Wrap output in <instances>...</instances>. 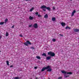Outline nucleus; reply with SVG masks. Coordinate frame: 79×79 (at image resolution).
Instances as JSON below:
<instances>
[{
    "instance_id": "f257e3e1",
    "label": "nucleus",
    "mask_w": 79,
    "mask_h": 79,
    "mask_svg": "<svg viewBox=\"0 0 79 79\" xmlns=\"http://www.w3.org/2000/svg\"><path fill=\"white\" fill-rule=\"evenodd\" d=\"M45 69H48V71H49L51 72L52 71V68H51V66H48L46 67H44L41 70V71H45Z\"/></svg>"
},
{
    "instance_id": "f03ea898",
    "label": "nucleus",
    "mask_w": 79,
    "mask_h": 79,
    "mask_svg": "<svg viewBox=\"0 0 79 79\" xmlns=\"http://www.w3.org/2000/svg\"><path fill=\"white\" fill-rule=\"evenodd\" d=\"M48 54L49 55H50V56H55V53H54L53 52H48Z\"/></svg>"
},
{
    "instance_id": "7ed1b4c3",
    "label": "nucleus",
    "mask_w": 79,
    "mask_h": 79,
    "mask_svg": "<svg viewBox=\"0 0 79 79\" xmlns=\"http://www.w3.org/2000/svg\"><path fill=\"white\" fill-rule=\"evenodd\" d=\"M61 72L63 74H72V72H67L64 70H62Z\"/></svg>"
},
{
    "instance_id": "20e7f679",
    "label": "nucleus",
    "mask_w": 79,
    "mask_h": 79,
    "mask_svg": "<svg viewBox=\"0 0 79 79\" xmlns=\"http://www.w3.org/2000/svg\"><path fill=\"white\" fill-rule=\"evenodd\" d=\"M24 44L26 45V46H28V44L29 45H31V43L29 41H27L26 42L24 43Z\"/></svg>"
},
{
    "instance_id": "39448f33",
    "label": "nucleus",
    "mask_w": 79,
    "mask_h": 79,
    "mask_svg": "<svg viewBox=\"0 0 79 79\" xmlns=\"http://www.w3.org/2000/svg\"><path fill=\"white\" fill-rule=\"evenodd\" d=\"M33 27H35V28H37V27H38V25H37V24L35 23V24H34L33 25Z\"/></svg>"
},
{
    "instance_id": "423d86ee",
    "label": "nucleus",
    "mask_w": 79,
    "mask_h": 79,
    "mask_svg": "<svg viewBox=\"0 0 79 79\" xmlns=\"http://www.w3.org/2000/svg\"><path fill=\"white\" fill-rule=\"evenodd\" d=\"M76 13V11L75 10H73V11L72 12L71 16H73V15H74V13Z\"/></svg>"
},
{
    "instance_id": "0eeeda50",
    "label": "nucleus",
    "mask_w": 79,
    "mask_h": 79,
    "mask_svg": "<svg viewBox=\"0 0 79 79\" xmlns=\"http://www.w3.org/2000/svg\"><path fill=\"white\" fill-rule=\"evenodd\" d=\"M73 31L74 32H79V30L77 29H74Z\"/></svg>"
},
{
    "instance_id": "6e6552de",
    "label": "nucleus",
    "mask_w": 79,
    "mask_h": 79,
    "mask_svg": "<svg viewBox=\"0 0 79 79\" xmlns=\"http://www.w3.org/2000/svg\"><path fill=\"white\" fill-rule=\"evenodd\" d=\"M51 56H48L46 57V60H50L51 59Z\"/></svg>"
},
{
    "instance_id": "1a4fd4ad",
    "label": "nucleus",
    "mask_w": 79,
    "mask_h": 79,
    "mask_svg": "<svg viewBox=\"0 0 79 79\" xmlns=\"http://www.w3.org/2000/svg\"><path fill=\"white\" fill-rule=\"evenodd\" d=\"M61 24L62 26H64L65 25H66V24H65V23L64 22H62L61 23Z\"/></svg>"
},
{
    "instance_id": "9d476101",
    "label": "nucleus",
    "mask_w": 79,
    "mask_h": 79,
    "mask_svg": "<svg viewBox=\"0 0 79 79\" xmlns=\"http://www.w3.org/2000/svg\"><path fill=\"white\" fill-rule=\"evenodd\" d=\"M47 8V7H46V6H45L44 5L42 6L41 7V9H42L43 8Z\"/></svg>"
},
{
    "instance_id": "9b49d317",
    "label": "nucleus",
    "mask_w": 79,
    "mask_h": 79,
    "mask_svg": "<svg viewBox=\"0 0 79 79\" xmlns=\"http://www.w3.org/2000/svg\"><path fill=\"white\" fill-rule=\"evenodd\" d=\"M29 19H30V20H32L34 19V17L31 16H30L29 17Z\"/></svg>"
},
{
    "instance_id": "f8f14e48",
    "label": "nucleus",
    "mask_w": 79,
    "mask_h": 79,
    "mask_svg": "<svg viewBox=\"0 0 79 79\" xmlns=\"http://www.w3.org/2000/svg\"><path fill=\"white\" fill-rule=\"evenodd\" d=\"M64 77H65V78L68 77H69V75H67L66 74H64Z\"/></svg>"
},
{
    "instance_id": "ddd939ff",
    "label": "nucleus",
    "mask_w": 79,
    "mask_h": 79,
    "mask_svg": "<svg viewBox=\"0 0 79 79\" xmlns=\"http://www.w3.org/2000/svg\"><path fill=\"white\" fill-rule=\"evenodd\" d=\"M55 19H56V18H55V17L52 18V20L53 21H55Z\"/></svg>"
},
{
    "instance_id": "4468645a",
    "label": "nucleus",
    "mask_w": 79,
    "mask_h": 79,
    "mask_svg": "<svg viewBox=\"0 0 79 79\" xmlns=\"http://www.w3.org/2000/svg\"><path fill=\"white\" fill-rule=\"evenodd\" d=\"M66 29H71V27H65Z\"/></svg>"
},
{
    "instance_id": "2eb2a0df",
    "label": "nucleus",
    "mask_w": 79,
    "mask_h": 79,
    "mask_svg": "<svg viewBox=\"0 0 79 79\" xmlns=\"http://www.w3.org/2000/svg\"><path fill=\"white\" fill-rule=\"evenodd\" d=\"M44 18H48V15L47 14H46L44 16Z\"/></svg>"
},
{
    "instance_id": "dca6fc26",
    "label": "nucleus",
    "mask_w": 79,
    "mask_h": 79,
    "mask_svg": "<svg viewBox=\"0 0 79 79\" xmlns=\"http://www.w3.org/2000/svg\"><path fill=\"white\" fill-rule=\"evenodd\" d=\"M8 22V19H6L5 20V23H6Z\"/></svg>"
},
{
    "instance_id": "f3484780",
    "label": "nucleus",
    "mask_w": 79,
    "mask_h": 79,
    "mask_svg": "<svg viewBox=\"0 0 79 79\" xmlns=\"http://www.w3.org/2000/svg\"><path fill=\"white\" fill-rule=\"evenodd\" d=\"M34 7H32V8H31L30 10V11H32L33 10H34Z\"/></svg>"
},
{
    "instance_id": "a211bd4d",
    "label": "nucleus",
    "mask_w": 79,
    "mask_h": 79,
    "mask_svg": "<svg viewBox=\"0 0 79 79\" xmlns=\"http://www.w3.org/2000/svg\"><path fill=\"white\" fill-rule=\"evenodd\" d=\"M4 23H5L4 22H1L0 23V25H3V24H4Z\"/></svg>"
},
{
    "instance_id": "6ab92c4d",
    "label": "nucleus",
    "mask_w": 79,
    "mask_h": 79,
    "mask_svg": "<svg viewBox=\"0 0 79 79\" xmlns=\"http://www.w3.org/2000/svg\"><path fill=\"white\" fill-rule=\"evenodd\" d=\"M36 58L37 59H39V60L41 59L40 57L39 56H36Z\"/></svg>"
},
{
    "instance_id": "aec40b11",
    "label": "nucleus",
    "mask_w": 79,
    "mask_h": 79,
    "mask_svg": "<svg viewBox=\"0 0 79 79\" xmlns=\"http://www.w3.org/2000/svg\"><path fill=\"white\" fill-rule=\"evenodd\" d=\"M7 65L8 66H9V61H7L6 62Z\"/></svg>"
},
{
    "instance_id": "412c9836",
    "label": "nucleus",
    "mask_w": 79,
    "mask_h": 79,
    "mask_svg": "<svg viewBox=\"0 0 79 79\" xmlns=\"http://www.w3.org/2000/svg\"><path fill=\"white\" fill-rule=\"evenodd\" d=\"M46 8L48 10H50V8L49 7H46Z\"/></svg>"
},
{
    "instance_id": "4be33fe9",
    "label": "nucleus",
    "mask_w": 79,
    "mask_h": 79,
    "mask_svg": "<svg viewBox=\"0 0 79 79\" xmlns=\"http://www.w3.org/2000/svg\"><path fill=\"white\" fill-rule=\"evenodd\" d=\"M9 35V34H8V32H6V37H7V36H8Z\"/></svg>"
},
{
    "instance_id": "5701e85b",
    "label": "nucleus",
    "mask_w": 79,
    "mask_h": 79,
    "mask_svg": "<svg viewBox=\"0 0 79 79\" xmlns=\"http://www.w3.org/2000/svg\"><path fill=\"white\" fill-rule=\"evenodd\" d=\"M42 56H46V54L45 53H43L42 54Z\"/></svg>"
},
{
    "instance_id": "b1692460",
    "label": "nucleus",
    "mask_w": 79,
    "mask_h": 79,
    "mask_svg": "<svg viewBox=\"0 0 79 79\" xmlns=\"http://www.w3.org/2000/svg\"><path fill=\"white\" fill-rule=\"evenodd\" d=\"M14 79H19V77H16L14 78Z\"/></svg>"
},
{
    "instance_id": "393cba45",
    "label": "nucleus",
    "mask_w": 79,
    "mask_h": 79,
    "mask_svg": "<svg viewBox=\"0 0 79 79\" xmlns=\"http://www.w3.org/2000/svg\"><path fill=\"white\" fill-rule=\"evenodd\" d=\"M52 41H53V42H55V41H56V40L55 39H53L52 40Z\"/></svg>"
},
{
    "instance_id": "a878e982",
    "label": "nucleus",
    "mask_w": 79,
    "mask_h": 79,
    "mask_svg": "<svg viewBox=\"0 0 79 79\" xmlns=\"http://www.w3.org/2000/svg\"><path fill=\"white\" fill-rule=\"evenodd\" d=\"M37 16L38 17H39V18H40V17H41V15L39 14Z\"/></svg>"
},
{
    "instance_id": "bb28decb",
    "label": "nucleus",
    "mask_w": 79,
    "mask_h": 79,
    "mask_svg": "<svg viewBox=\"0 0 79 79\" xmlns=\"http://www.w3.org/2000/svg\"><path fill=\"white\" fill-rule=\"evenodd\" d=\"M58 79H62V77H59L58 78Z\"/></svg>"
},
{
    "instance_id": "cd10ccee",
    "label": "nucleus",
    "mask_w": 79,
    "mask_h": 79,
    "mask_svg": "<svg viewBox=\"0 0 79 79\" xmlns=\"http://www.w3.org/2000/svg\"><path fill=\"white\" fill-rule=\"evenodd\" d=\"M15 27V25H13V26H12L11 28H14V27Z\"/></svg>"
},
{
    "instance_id": "c85d7f7f",
    "label": "nucleus",
    "mask_w": 79,
    "mask_h": 79,
    "mask_svg": "<svg viewBox=\"0 0 79 79\" xmlns=\"http://www.w3.org/2000/svg\"><path fill=\"white\" fill-rule=\"evenodd\" d=\"M31 48L32 49H33L34 50L35 48H34V47H31Z\"/></svg>"
},
{
    "instance_id": "c756f323",
    "label": "nucleus",
    "mask_w": 79,
    "mask_h": 79,
    "mask_svg": "<svg viewBox=\"0 0 79 79\" xmlns=\"http://www.w3.org/2000/svg\"><path fill=\"white\" fill-rule=\"evenodd\" d=\"M35 15H38V12H36L35 13Z\"/></svg>"
},
{
    "instance_id": "7c9ffc66",
    "label": "nucleus",
    "mask_w": 79,
    "mask_h": 79,
    "mask_svg": "<svg viewBox=\"0 0 79 79\" xmlns=\"http://www.w3.org/2000/svg\"><path fill=\"white\" fill-rule=\"evenodd\" d=\"M19 36H20V37H23L22 35H20Z\"/></svg>"
},
{
    "instance_id": "2f4dec72",
    "label": "nucleus",
    "mask_w": 79,
    "mask_h": 79,
    "mask_svg": "<svg viewBox=\"0 0 79 79\" xmlns=\"http://www.w3.org/2000/svg\"><path fill=\"white\" fill-rule=\"evenodd\" d=\"M32 26V24L30 25H29V27H31V26Z\"/></svg>"
},
{
    "instance_id": "473e14b6",
    "label": "nucleus",
    "mask_w": 79,
    "mask_h": 79,
    "mask_svg": "<svg viewBox=\"0 0 79 79\" xmlns=\"http://www.w3.org/2000/svg\"><path fill=\"white\" fill-rule=\"evenodd\" d=\"M59 35L60 36H63V35L62 34H60Z\"/></svg>"
},
{
    "instance_id": "72a5a7b5",
    "label": "nucleus",
    "mask_w": 79,
    "mask_h": 79,
    "mask_svg": "<svg viewBox=\"0 0 79 79\" xmlns=\"http://www.w3.org/2000/svg\"><path fill=\"white\" fill-rule=\"evenodd\" d=\"M13 65H11L10 66V68H11V67H13Z\"/></svg>"
},
{
    "instance_id": "f704fd0d",
    "label": "nucleus",
    "mask_w": 79,
    "mask_h": 79,
    "mask_svg": "<svg viewBox=\"0 0 79 79\" xmlns=\"http://www.w3.org/2000/svg\"><path fill=\"white\" fill-rule=\"evenodd\" d=\"M53 9L54 10H55V8L54 7H53Z\"/></svg>"
},
{
    "instance_id": "c9c22d12",
    "label": "nucleus",
    "mask_w": 79,
    "mask_h": 79,
    "mask_svg": "<svg viewBox=\"0 0 79 79\" xmlns=\"http://www.w3.org/2000/svg\"><path fill=\"white\" fill-rule=\"evenodd\" d=\"M37 68L36 67H35V69H37Z\"/></svg>"
},
{
    "instance_id": "e433bc0d",
    "label": "nucleus",
    "mask_w": 79,
    "mask_h": 79,
    "mask_svg": "<svg viewBox=\"0 0 79 79\" xmlns=\"http://www.w3.org/2000/svg\"><path fill=\"white\" fill-rule=\"evenodd\" d=\"M26 1H30L31 0H25Z\"/></svg>"
},
{
    "instance_id": "4c0bfd02",
    "label": "nucleus",
    "mask_w": 79,
    "mask_h": 79,
    "mask_svg": "<svg viewBox=\"0 0 79 79\" xmlns=\"http://www.w3.org/2000/svg\"><path fill=\"white\" fill-rule=\"evenodd\" d=\"M43 11H45V9H43Z\"/></svg>"
},
{
    "instance_id": "58836bf2",
    "label": "nucleus",
    "mask_w": 79,
    "mask_h": 79,
    "mask_svg": "<svg viewBox=\"0 0 79 79\" xmlns=\"http://www.w3.org/2000/svg\"><path fill=\"white\" fill-rule=\"evenodd\" d=\"M35 79H38V77H36Z\"/></svg>"
},
{
    "instance_id": "ea45409f",
    "label": "nucleus",
    "mask_w": 79,
    "mask_h": 79,
    "mask_svg": "<svg viewBox=\"0 0 79 79\" xmlns=\"http://www.w3.org/2000/svg\"><path fill=\"white\" fill-rule=\"evenodd\" d=\"M1 38H2V37H1V36H0V39H1Z\"/></svg>"
},
{
    "instance_id": "a19ab883",
    "label": "nucleus",
    "mask_w": 79,
    "mask_h": 79,
    "mask_svg": "<svg viewBox=\"0 0 79 79\" xmlns=\"http://www.w3.org/2000/svg\"><path fill=\"white\" fill-rule=\"evenodd\" d=\"M0 52H1V51H0Z\"/></svg>"
},
{
    "instance_id": "79ce46f5",
    "label": "nucleus",
    "mask_w": 79,
    "mask_h": 79,
    "mask_svg": "<svg viewBox=\"0 0 79 79\" xmlns=\"http://www.w3.org/2000/svg\"><path fill=\"white\" fill-rule=\"evenodd\" d=\"M10 0L12 1V0Z\"/></svg>"
},
{
    "instance_id": "37998d69",
    "label": "nucleus",
    "mask_w": 79,
    "mask_h": 79,
    "mask_svg": "<svg viewBox=\"0 0 79 79\" xmlns=\"http://www.w3.org/2000/svg\"><path fill=\"white\" fill-rule=\"evenodd\" d=\"M20 24H21V23Z\"/></svg>"
}]
</instances>
